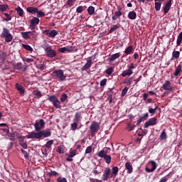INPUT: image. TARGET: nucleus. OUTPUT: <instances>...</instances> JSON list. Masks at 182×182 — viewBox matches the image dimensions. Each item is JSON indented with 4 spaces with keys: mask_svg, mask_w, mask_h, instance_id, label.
<instances>
[{
    "mask_svg": "<svg viewBox=\"0 0 182 182\" xmlns=\"http://www.w3.org/2000/svg\"><path fill=\"white\" fill-rule=\"evenodd\" d=\"M15 11H16L17 15H18V16H23V9H22L21 6L15 8Z\"/></svg>",
    "mask_w": 182,
    "mask_h": 182,
    "instance_id": "obj_27",
    "label": "nucleus"
},
{
    "mask_svg": "<svg viewBox=\"0 0 182 182\" xmlns=\"http://www.w3.org/2000/svg\"><path fill=\"white\" fill-rule=\"evenodd\" d=\"M90 182H103V181H102V180L95 179V178H91L90 179Z\"/></svg>",
    "mask_w": 182,
    "mask_h": 182,
    "instance_id": "obj_64",
    "label": "nucleus"
},
{
    "mask_svg": "<svg viewBox=\"0 0 182 182\" xmlns=\"http://www.w3.org/2000/svg\"><path fill=\"white\" fill-rule=\"evenodd\" d=\"M50 136H52V132H50V129H46L40 130L38 132H31L26 136V139H42V137L46 139L50 137Z\"/></svg>",
    "mask_w": 182,
    "mask_h": 182,
    "instance_id": "obj_1",
    "label": "nucleus"
},
{
    "mask_svg": "<svg viewBox=\"0 0 182 182\" xmlns=\"http://www.w3.org/2000/svg\"><path fill=\"white\" fill-rule=\"evenodd\" d=\"M21 151L22 154H23L26 160H29V154H28V152L26 151L23 150V149H21Z\"/></svg>",
    "mask_w": 182,
    "mask_h": 182,
    "instance_id": "obj_44",
    "label": "nucleus"
},
{
    "mask_svg": "<svg viewBox=\"0 0 182 182\" xmlns=\"http://www.w3.org/2000/svg\"><path fill=\"white\" fill-rule=\"evenodd\" d=\"M15 87L18 92H19L20 95H23V93H25V89H23L22 85L16 83Z\"/></svg>",
    "mask_w": 182,
    "mask_h": 182,
    "instance_id": "obj_16",
    "label": "nucleus"
},
{
    "mask_svg": "<svg viewBox=\"0 0 182 182\" xmlns=\"http://www.w3.org/2000/svg\"><path fill=\"white\" fill-rule=\"evenodd\" d=\"M107 155V151H105V149H102V150L100 151L97 154V156L98 157H101V159H104Z\"/></svg>",
    "mask_w": 182,
    "mask_h": 182,
    "instance_id": "obj_23",
    "label": "nucleus"
},
{
    "mask_svg": "<svg viewBox=\"0 0 182 182\" xmlns=\"http://www.w3.org/2000/svg\"><path fill=\"white\" fill-rule=\"evenodd\" d=\"M4 15L6 18H4V21H6V22H9V21L12 19V17H11V16H9L8 13H4Z\"/></svg>",
    "mask_w": 182,
    "mask_h": 182,
    "instance_id": "obj_57",
    "label": "nucleus"
},
{
    "mask_svg": "<svg viewBox=\"0 0 182 182\" xmlns=\"http://www.w3.org/2000/svg\"><path fill=\"white\" fill-rule=\"evenodd\" d=\"M132 52H133V46H129L124 51V53H125V55H130Z\"/></svg>",
    "mask_w": 182,
    "mask_h": 182,
    "instance_id": "obj_29",
    "label": "nucleus"
},
{
    "mask_svg": "<svg viewBox=\"0 0 182 182\" xmlns=\"http://www.w3.org/2000/svg\"><path fill=\"white\" fill-rule=\"evenodd\" d=\"M14 69L16 70H22V63H17L13 65Z\"/></svg>",
    "mask_w": 182,
    "mask_h": 182,
    "instance_id": "obj_32",
    "label": "nucleus"
},
{
    "mask_svg": "<svg viewBox=\"0 0 182 182\" xmlns=\"http://www.w3.org/2000/svg\"><path fill=\"white\" fill-rule=\"evenodd\" d=\"M21 36L26 41H28V39H31V37L29 36V31L21 32Z\"/></svg>",
    "mask_w": 182,
    "mask_h": 182,
    "instance_id": "obj_33",
    "label": "nucleus"
},
{
    "mask_svg": "<svg viewBox=\"0 0 182 182\" xmlns=\"http://www.w3.org/2000/svg\"><path fill=\"white\" fill-rule=\"evenodd\" d=\"M150 163L151 164V168L150 169L147 167L145 168V171H146V173H153V171L157 168V164H156V161H151Z\"/></svg>",
    "mask_w": 182,
    "mask_h": 182,
    "instance_id": "obj_12",
    "label": "nucleus"
},
{
    "mask_svg": "<svg viewBox=\"0 0 182 182\" xmlns=\"http://www.w3.org/2000/svg\"><path fill=\"white\" fill-rule=\"evenodd\" d=\"M113 72H114V70H113V68L110 67L109 68H107L105 70V73H107V75H112V73H113Z\"/></svg>",
    "mask_w": 182,
    "mask_h": 182,
    "instance_id": "obj_54",
    "label": "nucleus"
},
{
    "mask_svg": "<svg viewBox=\"0 0 182 182\" xmlns=\"http://www.w3.org/2000/svg\"><path fill=\"white\" fill-rule=\"evenodd\" d=\"M171 2H172V0H169L168 3L164 6V12L165 15L168 14V11L171 9Z\"/></svg>",
    "mask_w": 182,
    "mask_h": 182,
    "instance_id": "obj_14",
    "label": "nucleus"
},
{
    "mask_svg": "<svg viewBox=\"0 0 182 182\" xmlns=\"http://www.w3.org/2000/svg\"><path fill=\"white\" fill-rule=\"evenodd\" d=\"M22 47L24 49H26V50H28L29 52L33 51V48H32V47H31V46H29V45L22 44Z\"/></svg>",
    "mask_w": 182,
    "mask_h": 182,
    "instance_id": "obj_43",
    "label": "nucleus"
},
{
    "mask_svg": "<svg viewBox=\"0 0 182 182\" xmlns=\"http://www.w3.org/2000/svg\"><path fill=\"white\" fill-rule=\"evenodd\" d=\"M157 124V118L152 117L146 122L144 124V129H147L150 126H156Z\"/></svg>",
    "mask_w": 182,
    "mask_h": 182,
    "instance_id": "obj_8",
    "label": "nucleus"
},
{
    "mask_svg": "<svg viewBox=\"0 0 182 182\" xmlns=\"http://www.w3.org/2000/svg\"><path fill=\"white\" fill-rule=\"evenodd\" d=\"M20 146H21V147H23V149H28V144L25 141L23 142H20Z\"/></svg>",
    "mask_w": 182,
    "mask_h": 182,
    "instance_id": "obj_60",
    "label": "nucleus"
},
{
    "mask_svg": "<svg viewBox=\"0 0 182 182\" xmlns=\"http://www.w3.org/2000/svg\"><path fill=\"white\" fill-rule=\"evenodd\" d=\"M128 18L133 21L136 19V18H137V14L135 13L134 11H129L128 14Z\"/></svg>",
    "mask_w": 182,
    "mask_h": 182,
    "instance_id": "obj_24",
    "label": "nucleus"
},
{
    "mask_svg": "<svg viewBox=\"0 0 182 182\" xmlns=\"http://www.w3.org/2000/svg\"><path fill=\"white\" fill-rule=\"evenodd\" d=\"M57 35H59V32L56 30H52L49 33L48 38H55Z\"/></svg>",
    "mask_w": 182,
    "mask_h": 182,
    "instance_id": "obj_30",
    "label": "nucleus"
},
{
    "mask_svg": "<svg viewBox=\"0 0 182 182\" xmlns=\"http://www.w3.org/2000/svg\"><path fill=\"white\" fill-rule=\"evenodd\" d=\"M92 67V58H90L89 60L87 61V63L85 64L84 66L81 68V70L82 72H85V70H87V69H90V68Z\"/></svg>",
    "mask_w": 182,
    "mask_h": 182,
    "instance_id": "obj_13",
    "label": "nucleus"
},
{
    "mask_svg": "<svg viewBox=\"0 0 182 182\" xmlns=\"http://www.w3.org/2000/svg\"><path fill=\"white\" fill-rule=\"evenodd\" d=\"M77 123H79V122H74L73 124H71V129H72V130H73V132L77 130Z\"/></svg>",
    "mask_w": 182,
    "mask_h": 182,
    "instance_id": "obj_53",
    "label": "nucleus"
},
{
    "mask_svg": "<svg viewBox=\"0 0 182 182\" xmlns=\"http://www.w3.org/2000/svg\"><path fill=\"white\" fill-rule=\"evenodd\" d=\"M171 176V172H170L169 173H168L166 176H164V177L161 179L160 182H166V181H168V178H169V177H170Z\"/></svg>",
    "mask_w": 182,
    "mask_h": 182,
    "instance_id": "obj_40",
    "label": "nucleus"
},
{
    "mask_svg": "<svg viewBox=\"0 0 182 182\" xmlns=\"http://www.w3.org/2000/svg\"><path fill=\"white\" fill-rule=\"evenodd\" d=\"M181 42H182V31L178 36L177 41H176L177 46H180L181 45Z\"/></svg>",
    "mask_w": 182,
    "mask_h": 182,
    "instance_id": "obj_34",
    "label": "nucleus"
},
{
    "mask_svg": "<svg viewBox=\"0 0 182 182\" xmlns=\"http://www.w3.org/2000/svg\"><path fill=\"white\" fill-rule=\"evenodd\" d=\"M82 120V112H77L74 116L73 122H76L77 123H79Z\"/></svg>",
    "mask_w": 182,
    "mask_h": 182,
    "instance_id": "obj_15",
    "label": "nucleus"
},
{
    "mask_svg": "<svg viewBox=\"0 0 182 182\" xmlns=\"http://www.w3.org/2000/svg\"><path fill=\"white\" fill-rule=\"evenodd\" d=\"M45 128V120L43 119H40L39 122L36 121V123L34 124V129L36 132H38L42 130V129Z\"/></svg>",
    "mask_w": 182,
    "mask_h": 182,
    "instance_id": "obj_7",
    "label": "nucleus"
},
{
    "mask_svg": "<svg viewBox=\"0 0 182 182\" xmlns=\"http://www.w3.org/2000/svg\"><path fill=\"white\" fill-rule=\"evenodd\" d=\"M26 11L28 12V14H35L38 12V9L37 7L28 6L26 8Z\"/></svg>",
    "mask_w": 182,
    "mask_h": 182,
    "instance_id": "obj_17",
    "label": "nucleus"
},
{
    "mask_svg": "<svg viewBox=\"0 0 182 182\" xmlns=\"http://www.w3.org/2000/svg\"><path fill=\"white\" fill-rule=\"evenodd\" d=\"M164 90H169L171 92L173 90V86H171V82L169 80H166L162 85Z\"/></svg>",
    "mask_w": 182,
    "mask_h": 182,
    "instance_id": "obj_11",
    "label": "nucleus"
},
{
    "mask_svg": "<svg viewBox=\"0 0 182 182\" xmlns=\"http://www.w3.org/2000/svg\"><path fill=\"white\" fill-rule=\"evenodd\" d=\"M52 76L55 77V79H59L61 82L66 80V75H65L63 70H54Z\"/></svg>",
    "mask_w": 182,
    "mask_h": 182,
    "instance_id": "obj_4",
    "label": "nucleus"
},
{
    "mask_svg": "<svg viewBox=\"0 0 182 182\" xmlns=\"http://www.w3.org/2000/svg\"><path fill=\"white\" fill-rule=\"evenodd\" d=\"M104 160L107 164H110L112 163V156L110 155H107L105 158Z\"/></svg>",
    "mask_w": 182,
    "mask_h": 182,
    "instance_id": "obj_41",
    "label": "nucleus"
},
{
    "mask_svg": "<svg viewBox=\"0 0 182 182\" xmlns=\"http://www.w3.org/2000/svg\"><path fill=\"white\" fill-rule=\"evenodd\" d=\"M8 8H9L8 5H4V4L0 5V11L1 12H5L6 9H8Z\"/></svg>",
    "mask_w": 182,
    "mask_h": 182,
    "instance_id": "obj_52",
    "label": "nucleus"
},
{
    "mask_svg": "<svg viewBox=\"0 0 182 182\" xmlns=\"http://www.w3.org/2000/svg\"><path fill=\"white\" fill-rule=\"evenodd\" d=\"M135 126L132 124L131 123L127 124V130L128 132H132V130H134Z\"/></svg>",
    "mask_w": 182,
    "mask_h": 182,
    "instance_id": "obj_48",
    "label": "nucleus"
},
{
    "mask_svg": "<svg viewBox=\"0 0 182 182\" xmlns=\"http://www.w3.org/2000/svg\"><path fill=\"white\" fill-rule=\"evenodd\" d=\"M119 28H120V23H117V25H114L113 27H112L109 29V33H113V32H114V31L119 29Z\"/></svg>",
    "mask_w": 182,
    "mask_h": 182,
    "instance_id": "obj_36",
    "label": "nucleus"
},
{
    "mask_svg": "<svg viewBox=\"0 0 182 182\" xmlns=\"http://www.w3.org/2000/svg\"><path fill=\"white\" fill-rule=\"evenodd\" d=\"M106 83H107V79H103L100 81V86L103 87L106 85Z\"/></svg>",
    "mask_w": 182,
    "mask_h": 182,
    "instance_id": "obj_62",
    "label": "nucleus"
},
{
    "mask_svg": "<svg viewBox=\"0 0 182 182\" xmlns=\"http://www.w3.org/2000/svg\"><path fill=\"white\" fill-rule=\"evenodd\" d=\"M0 60L1 62H5L6 60V53H3L2 54L0 55Z\"/></svg>",
    "mask_w": 182,
    "mask_h": 182,
    "instance_id": "obj_51",
    "label": "nucleus"
},
{
    "mask_svg": "<svg viewBox=\"0 0 182 182\" xmlns=\"http://www.w3.org/2000/svg\"><path fill=\"white\" fill-rule=\"evenodd\" d=\"M47 100H49L55 109H62V105H60V101L55 95H48Z\"/></svg>",
    "mask_w": 182,
    "mask_h": 182,
    "instance_id": "obj_5",
    "label": "nucleus"
},
{
    "mask_svg": "<svg viewBox=\"0 0 182 182\" xmlns=\"http://www.w3.org/2000/svg\"><path fill=\"white\" fill-rule=\"evenodd\" d=\"M149 119V113L146 112L144 115L139 117V119L137 120V124H140L141 122H144V120H147Z\"/></svg>",
    "mask_w": 182,
    "mask_h": 182,
    "instance_id": "obj_18",
    "label": "nucleus"
},
{
    "mask_svg": "<svg viewBox=\"0 0 182 182\" xmlns=\"http://www.w3.org/2000/svg\"><path fill=\"white\" fill-rule=\"evenodd\" d=\"M60 103H64V102L68 100V94L66 93H63L61 94L60 97Z\"/></svg>",
    "mask_w": 182,
    "mask_h": 182,
    "instance_id": "obj_28",
    "label": "nucleus"
},
{
    "mask_svg": "<svg viewBox=\"0 0 182 182\" xmlns=\"http://www.w3.org/2000/svg\"><path fill=\"white\" fill-rule=\"evenodd\" d=\"M132 75H133V70L127 69L122 72L121 76H122V77H126V76H132Z\"/></svg>",
    "mask_w": 182,
    "mask_h": 182,
    "instance_id": "obj_20",
    "label": "nucleus"
},
{
    "mask_svg": "<svg viewBox=\"0 0 182 182\" xmlns=\"http://www.w3.org/2000/svg\"><path fill=\"white\" fill-rule=\"evenodd\" d=\"M28 35L30 36V39H33V41H36V38H38V33H36V31H28Z\"/></svg>",
    "mask_w": 182,
    "mask_h": 182,
    "instance_id": "obj_21",
    "label": "nucleus"
},
{
    "mask_svg": "<svg viewBox=\"0 0 182 182\" xmlns=\"http://www.w3.org/2000/svg\"><path fill=\"white\" fill-rule=\"evenodd\" d=\"M120 16H122V11H115L114 15L112 16V21H117V18H120Z\"/></svg>",
    "mask_w": 182,
    "mask_h": 182,
    "instance_id": "obj_26",
    "label": "nucleus"
},
{
    "mask_svg": "<svg viewBox=\"0 0 182 182\" xmlns=\"http://www.w3.org/2000/svg\"><path fill=\"white\" fill-rule=\"evenodd\" d=\"M119 58H120V53H117L112 55L111 57L109 58V62H114V60H116V59H119Z\"/></svg>",
    "mask_w": 182,
    "mask_h": 182,
    "instance_id": "obj_22",
    "label": "nucleus"
},
{
    "mask_svg": "<svg viewBox=\"0 0 182 182\" xmlns=\"http://www.w3.org/2000/svg\"><path fill=\"white\" fill-rule=\"evenodd\" d=\"M58 52L60 53H65V52H70V50L68 48L64 47L58 49Z\"/></svg>",
    "mask_w": 182,
    "mask_h": 182,
    "instance_id": "obj_47",
    "label": "nucleus"
},
{
    "mask_svg": "<svg viewBox=\"0 0 182 182\" xmlns=\"http://www.w3.org/2000/svg\"><path fill=\"white\" fill-rule=\"evenodd\" d=\"M110 168L107 167L105 169L103 175H102V181H107L109 180V176L112 177V173H111Z\"/></svg>",
    "mask_w": 182,
    "mask_h": 182,
    "instance_id": "obj_9",
    "label": "nucleus"
},
{
    "mask_svg": "<svg viewBox=\"0 0 182 182\" xmlns=\"http://www.w3.org/2000/svg\"><path fill=\"white\" fill-rule=\"evenodd\" d=\"M86 9V6H79L77 9H76V12H77L78 14H82V12H83V10Z\"/></svg>",
    "mask_w": 182,
    "mask_h": 182,
    "instance_id": "obj_39",
    "label": "nucleus"
},
{
    "mask_svg": "<svg viewBox=\"0 0 182 182\" xmlns=\"http://www.w3.org/2000/svg\"><path fill=\"white\" fill-rule=\"evenodd\" d=\"M76 156V150H73L70 152V154L68 155V157L73 158Z\"/></svg>",
    "mask_w": 182,
    "mask_h": 182,
    "instance_id": "obj_61",
    "label": "nucleus"
},
{
    "mask_svg": "<svg viewBox=\"0 0 182 182\" xmlns=\"http://www.w3.org/2000/svg\"><path fill=\"white\" fill-rule=\"evenodd\" d=\"M90 153H92V146H87L85 150V154H89Z\"/></svg>",
    "mask_w": 182,
    "mask_h": 182,
    "instance_id": "obj_63",
    "label": "nucleus"
},
{
    "mask_svg": "<svg viewBox=\"0 0 182 182\" xmlns=\"http://www.w3.org/2000/svg\"><path fill=\"white\" fill-rule=\"evenodd\" d=\"M37 18H43V16H45V13L42 11L37 10Z\"/></svg>",
    "mask_w": 182,
    "mask_h": 182,
    "instance_id": "obj_50",
    "label": "nucleus"
},
{
    "mask_svg": "<svg viewBox=\"0 0 182 182\" xmlns=\"http://www.w3.org/2000/svg\"><path fill=\"white\" fill-rule=\"evenodd\" d=\"M33 93H35L36 96H37V97H42V93L41 92V91L36 90L33 92Z\"/></svg>",
    "mask_w": 182,
    "mask_h": 182,
    "instance_id": "obj_56",
    "label": "nucleus"
},
{
    "mask_svg": "<svg viewBox=\"0 0 182 182\" xmlns=\"http://www.w3.org/2000/svg\"><path fill=\"white\" fill-rule=\"evenodd\" d=\"M57 151L58 153H59L60 154H63V153H65V150L63 149V148H62V146H58L57 148Z\"/></svg>",
    "mask_w": 182,
    "mask_h": 182,
    "instance_id": "obj_58",
    "label": "nucleus"
},
{
    "mask_svg": "<svg viewBox=\"0 0 182 182\" xmlns=\"http://www.w3.org/2000/svg\"><path fill=\"white\" fill-rule=\"evenodd\" d=\"M117 173H119V167L114 166L112 168V172L111 173L110 178H112V177H113V176H117Z\"/></svg>",
    "mask_w": 182,
    "mask_h": 182,
    "instance_id": "obj_31",
    "label": "nucleus"
},
{
    "mask_svg": "<svg viewBox=\"0 0 182 182\" xmlns=\"http://www.w3.org/2000/svg\"><path fill=\"white\" fill-rule=\"evenodd\" d=\"M127 92H129V87H125L122 90V93H121L122 97H124V96H126V95L127 94Z\"/></svg>",
    "mask_w": 182,
    "mask_h": 182,
    "instance_id": "obj_49",
    "label": "nucleus"
},
{
    "mask_svg": "<svg viewBox=\"0 0 182 182\" xmlns=\"http://www.w3.org/2000/svg\"><path fill=\"white\" fill-rule=\"evenodd\" d=\"M43 48L46 52L47 58H50L51 59L53 58H56L58 53L56 52V50L52 49V46H50V45L46 44L43 46Z\"/></svg>",
    "mask_w": 182,
    "mask_h": 182,
    "instance_id": "obj_3",
    "label": "nucleus"
},
{
    "mask_svg": "<svg viewBox=\"0 0 182 182\" xmlns=\"http://www.w3.org/2000/svg\"><path fill=\"white\" fill-rule=\"evenodd\" d=\"M0 37L1 39H4L5 42L7 43H9V42H12V41H14V36H12L9 31V29H8L6 27L3 28V31L0 35Z\"/></svg>",
    "mask_w": 182,
    "mask_h": 182,
    "instance_id": "obj_2",
    "label": "nucleus"
},
{
    "mask_svg": "<svg viewBox=\"0 0 182 182\" xmlns=\"http://www.w3.org/2000/svg\"><path fill=\"white\" fill-rule=\"evenodd\" d=\"M132 80H133V77H127L124 79L123 84L127 85V86H130V85H132V83L133 82Z\"/></svg>",
    "mask_w": 182,
    "mask_h": 182,
    "instance_id": "obj_25",
    "label": "nucleus"
},
{
    "mask_svg": "<svg viewBox=\"0 0 182 182\" xmlns=\"http://www.w3.org/2000/svg\"><path fill=\"white\" fill-rule=\"evenodd\" d=\"M159 139H160V140H166L167 139V134H166V131H163L161 133Z\"/></svg>",
    "mask_w": 182,
    "mask_h": 182,
    "instance_id": "obj_42",
    "label": "nucleus"
},
{
    "mask_svg": "<svg viewBox=\"0 0 182 182\" xmlns=\"http://www.w3.org/2000/svg\"><path fill=\"white\" fill-rule=\"evenodd\" d=\"M125 168L128 170V174H132V173H133V166L130 162H127L125 164Z\"/></svg>",
    "mask_w": 182,
    "mask_h": 182,
    "instance_id": "obj_19",
    "label": "nucleus"
},
{
    "mask_svg": "<svg viewBox=\"0 0 182 182\" xmlns=\"http://www.w3.org/2000/svg\"><path fill=\"white\" fill-rule=\"evenodd\" d=\"M41 20L38 17H33L31 20H30V27L31 29H35L36 25L39 24Z\"/></svg>",
    "mask_w": 182,
    "mask_h": 182,
    "instance_id": "obj_10",
    "label": "nucleus"
},
{
    "mask_svg": "<svg viewBox=\"0 0 182 182\" xmlns=\"http://www.w3.org/2000/svg\"><path fill=\"white\" fill-rule=\"evenodd\" d=\"M87 12L89 15H93V14H95V8L93 6H90L87 8Z\"/></svg>",
    "mask_w": 182,
    "mask_h": 182,
    "instance_id": "obj_45",
    "label": "nucleus"
},
{
    "mask_svg": "<svg viewBox=\"0 0 182 182\" xmlns=\"http://www.w3.org/2000/svg\"><path fill=\"white\" fill-rule=\"evenodd\" d=\"M57 182H68V180H66V178H62L61 176H59L57 178Z\"/></svg>",
    "mask_w": 182,
    "mask_h": 182,
    "instance_id": "obj_59",
    "label": "nucleus"
},
{
    "mask_svg": "<svg viewBox=\"0 0 182 182\" xmlns=\"http://www.w3.org/2000/svg\"><path fill=\"white\" fill-rule=\"evenodd\" d=\"M99 129H100V126L99 125V123L96 121L92 122L90 127V134L92 137H95L96 135V133L99 132Z\"/></svg>",
    "mask_w": 182,
    "mask_h": 182,
    "instance_id": "obj_6",
    "label": "nucleus"
},
{
    "mask_svg": "<svg viewBox=\"0 0 182 182\" xmlns=\"http://www.w3.org/2000/svg\"><path fill=\"white\" fill-rule=\"evenodd\" d=\"M180 72H181V65H178L175 70V73L173 74V76H177L178 75H180Z\"/></svg>",
    "mask_w": 182,
    "mask_h": 182,
    "instance_id": "obj_37",
    "label": "nucleus"
},
{
    "mask_svg": "<svg viewBox=\"0 0 182 182\" xmlns=\"http://www.w3.org/2000/svg\"><path fill=\"white\" fill-rule=\"evenodd\" d=\"M53 144V140H49L48 141H47L45 144V147H46V149H51L52 146Z\"/></svg>",
    "mask_w": 182,
    "mask_h": 182,
    "instance_id": "obj_38",
    "label": "nucleus"
},
{
    "mask_svg": "<svg viewBox=\"0 0 182 182\" xmlns=\"http://www.w3.org/2000/svg\"><path fill=\"white\" fill-rule=\"evenodd\" d=\"M48 174V176H54V177H58V176L59 175V173H58V172H56L55 171H51Z\"/></svg>",
    "mask_w": 182,
    "mask_h": 182,
    "instance_id": "obj_55",
    "label": "nucleus"
},
{
    "mask_svg": "<svg viewBox=\"0 0 182 182\" xmlns=\"http://www.w3.org/2000/svg\"><path fill=\"white\" fill-rule=\"evenodd\" d=\"M173 58L175 59H178L180 58V53L176 50L173 51L171 60H173Z\"/></svg>",
    "mask_w": 182,
    "mask_h": 182,
    "instance_id": "obj_35",
    "label": "nucleus"
},
{
    "mask_svg": "<svg viewBox=\"0 0 182 182\" xmlns=\"http://www.w3.org/2000/svg\"><path fill=\"white\" fill-rule=\"evenodd\" d=\"M155 9L156 11H159L160 9H161V2H155Z\"/></svg>",
    "mask_w": 182,
    "mask_h": 182,
    "instance_id": "obj_46",
    "label": "nucleus"
}]
</instances>
